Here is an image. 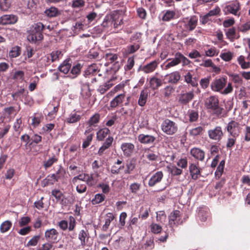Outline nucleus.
<instances>
[{
	"mask_svg": "<svg viewBox=\"0 0 250 250\" xmlns=\"http://www.w3.org/2000/svg\"><path fill=\"white\" fill-rule=\"evenodd\" d=\"M205 105L208 109L211 110L213 114L217 116L220 115L224 110L220 105L218 97L215 95L211 96L207 99Z\"/></svg>",
	"mask_w": 250,
	"mask_h": 250,
	"instance_id": "nucleus-1",
	"label": "nucleus"
},
{
	"mask_svg": "<svg viewBox=\"0 0 250 250\" xmlns=\"http://www.w3.org/2000/svg\"><path fill=\"white\" fill-rule=\"evenodd\" d=\"M45 28L42 22H37L33 25L31 33L28 36V40L32 42L41 41L43 39L42 31Z\"/></svg>",
	"mask_w": 250,
	"mask_h": 250,
	"instance_id": "nucleus-2",
	"label": "nucleus"
},
{
	"mask_svg": "<svg viewBox=\"0 0 250 250\" xmlns=\"http://www.w3.org/2000/svg\"><path fill=\"white\" fill-rule=\"evenodd\" d=\"M162 130L166 134L173 135L178 131L177 124L168 119H165L161 125Z\"/></svg>",
	"mask_w": 250,
	"mask_h": 250,
	"instance_id": "nucleus-3",
	"label": "nucleus"
},
{
	"mask_svg": "<svg viewBox=\"0 0 250 250\" xmlns=\"http://www.w3.org/2000/svg\"><path fill=\"white\" fill-rule=\"evenodd\" d=\"M227 130L229 135L233 137H238L241 132L239 124L235 121H231L228 123Z\"/></svg>",
	"mask_w": 250,
	"mask_h": 250,
	"instance_id": "nucleus-4",
	"label": "nucleus"
},
{
	"mask_svg": "<svg viewBox=\"0 0 250 250\" xmlns=\"http://www.w3.org/2000/svg\"><path fill=\"white\" fill-rule=\"evenodd\" d=\"M197 21V18L195 16H192L189 18L184 19L182 23L185 27V31H191L193 30L196 27Z\"/></svg>",
	"mask_w": 250,
	"mask_h": 250,
	"instance_id": "nucleus-5",
	"label": "nucleus"
},
{
	"mask_svg": "<svg viewBox=\"0 0 250 250\" xmlns=\"http://www.w3.org/2000/svg\"><path fill=\"white\" fill-rule=\"evenodd\" d=\"M44 237L47 241L57 243L59 241V233L54 228L48 229L45 231Z\"/></svg>",
	"mask_w": 250,
	"mask_h": 250,
	"instance_id": "nucleus-6",
	"label": "nucleus"
},
{
	"mask_svg": "<svg viewBox=\"0 0 250 250\" xmlns=\"http://www.w3.org/2000/svg\"><path fill=\"white\" fill-rule=\"evenodd\" d=\"M226 83L227 79L224 77L216 79L211 83V88L214 92H220Z\"/></svg>",
	"mask_w": 250,
	"mask_h": 250,
	"instance_id": "nucleus-7",
	"label": "nucleus"
},
{
	"mask_svg": "<svg viewBox=\"0 0 250 250\" xmlns=\"http://www.w3.org/2000/svg\"><path fill=\"white\" fill-rule=\"evenodd\" d=\"M208 135L210 139L217 141H220L223 136L221 127L218 126L214 129L208 130Z\"/></svg>",
	"mask_w": 250,
	"mask_h": 250,
	"instance_id": "nucleus-8",
	"label": "nucleus"
},
{
	"mask_svg": "<svg viewBox=\"0 0 250 250\" xmlns=\"http://www.w3.org/2000/svg\"><path fill=\"white\" fill-rule=\"evenodd\" d=\"M168 225L169 227L173 228L175 225H178L181 218L180 211L178 210L173 211L168 216Z\"/></svg>",
	"mask_w": 250,
	"mask_h": 250,
	"instance_id": "nucleus-9",
	"label": "nucleus"
},
{
	"mask_svg": "<svg viewBox=\"0 0 250 250\" xmlns=\"http://www.w3.org/2000/svg\"><path fill=\"white\" fill-rule=\"evenodd\" d=\"M189 171L192 179L194 180L198 179L201 176V169L199 167V163L190 164Z\"/></svg>",
	"mask_w": 250,
	"mask_h": 250,
	"instance_id": "nucleus-10",
	"label": "nucleus"
},
{
	"mask_svg": "<svg viewBox=\"0 0 250 250\" xmlns=\"http://www.w3.org/2000/svg\"><path fill=\"white\" fill-rule=\"evenodd\" d=\"M164 177V174L162 171H158L153 174L150 177L148 185L150 187H153L156 184L160 183Z\"/></svg>",
	"mask_w": 250,
	"mask_h": 250,
	"instance_id": "nucleus-11",
	"label": "nucleus"
},
{
	"mask_svg": "<svg viewBox=\"0 0 250 250\" xmlns=\"http://www.w3.org/2000/svg\"><path fill=\"white\" fill-rule=\"evenodd\" d=\"M124 155L125 157H130L135 150V146L131 143H123L121 145Z\"/></svg>",
	"mask_w": 250,
	"mask_h": 250,
	"instance_id": "nucleus-12",
	"label": "nucleus"
},
{
	"mask_svg": "<svg viewBox=\"0 0 250 250\" xmlns=\"http://www.w3.org/2000/svg\"><path fill=\"white\" fill-rule=\"evenodd\" d=\"M190 154L196 160L203 161L205 153L204 150L197 147H193L190 150Z\"/></svg>",
	"mask_w": 250,
	"mask_h": 250,
	"instance_id": "nucleus-13",
	"label": "nucleus"
},
{
	"mask_svg": "<svg viewBox=\"0 0 250 250\" xmlns=\"http://www.w3.org/2000/svg\"><path fill=\"white\" fill-rule=\"evenodd\" d=\"M158 62L156 61H153L150 63L143 66H140L138 71H142L145 73H150L153 72L158 67Z\"/></svg>",
	"mask_w": 250,
	"mask_h": 250,
	"instance_id": "nucleus-14",
	"label": "nucleus"
},
{
	"mask_svg": "<svg viewBox=\"0 0 250 250\" xmlns=\"http://www.w3.org/2000/svg\"><path fill=\"white\" fill-rule=\"evenodd\" d=\"M17 20V17L14 15H4L0 17V24L2 25L14 24Z\"/></svg>",
	"mask_w": 250,
	"mask_h": 250,
	"instance_id": "nucleus-15",
	"label": "nucleus"
},
{
	"mask_svg": "<svg viewBox=\"0 0 250 250\" xmlns=\"http://www.w3.org/2000/svg\"><path fill=\"white\" fill-rule=\"evenodd\" d=\"M138 140L141 143L143 144H150L154 142L156 140V138L150 135H145L144 134H141L139 135Z\"/></svg>",
	"mask_w": 250,
	"mask_h": 250,
	"instance_id": "nucleus-16",
	"label": "nucleus"
},
{
	"mask_svg": "<svg viewBox=\"0 0 250 250\" xmlns=\"http://www.w3.org/2000/svg\"><path fill=\"white\" fill-rule=\"evenodd\" d=\"M226 10L234 15H239L238 12L240 10V4L238 1L234 2L225 7Z\"/></svg>",
	"mask_w": 250,
	"mask_h": 250,
	"instance_id": "nucleus-17",
	"label": "nucleus"
},
{
	"mask_svg": "<svg viewBox=\"0 0 250 250\" xmlns=\"http://www.w3.org/2000/svg\"><path fill=\"white\" fill-rule=\"evenodd\" d=\"M82 116L78 114V112L75 110L72 111L66 118L65 121L68 124H74L80 121Z\"/></svg>",
	"mask_w": 250,
	"mask_h": 250,
	"instance_id": "nucleus-18",
	"label": "nucleus"
},
{
	"mask_svg": "<svg viewBox=\"0 0 250 250\" xmlns=\"http://www.w3.org/2000/svg\"><path fill=\"white\" fill-rule=\"evenodd\" d=\"M179 63L178 53H177L175 55V57L174 58L168 59L167 60L166 64L165 65V69L167 70L172 67L177 65Z\"/></svg>",
	"mask_w": 250,
	"mask_h": 250,
	"instance_id": "nucleus-19",
	"label": "nucleus"
},
{
	"mask_svg": "<svg viewBox=\"0 0 250 250\" xmlns=\"http://www.w3.org/2000/svg\"><path fill=\"white\" fill-rule=\"evenodd\" d=\"M115 216L111 212H108L105 217L104 224L102 227V230L106 231L109 228L111 222L114 219Z\"/></svg>",
	"mask_w": 250,
	"mask_h": 250,
	"instance_id": "nucleus-20",
	"label": "nucleus"
},
{
	"mask_svg": "<svg viewBox=\"0 0 250 250\" xmlns=\"http://www.w3.org/2000/svg\"><path fill=\"white\" fill-rule=\"evenodd\" d=\"M110 133V130L107 127H104L99 129L96 133L97 140L99 141H103Z\"/></svg>",
	"mask_w": 250,
	"mask_h": 250,
	"instance_id": "nucleus-21",
	"label": "nucleus"
},
{
	"mask_svg": "<svg viewBox=\"0 0 250 250\" xmlns=\"http://www.w3.org/2000/svg\"><path fill=\"white\" fill-rule=\"evenodd\" d=\"M112 26L114 28H118L123 24V18L118 14H113L111 17Z\"/></svg>",
	"mask_w": 250,
	"mask_h": 250,
	"instance_id": "nucleus-22",
	"label": "nucleus"
},
{
	"mask_svg": "<svg viewBox=\"0 0 250 250\" xmlns=\"http://www.w3.org/2000/svg\"><path fill=\"white\" fill-rule=\"evenodd\" d=\"M161 15L162 16V20L164 21H168L173 19L175 16V12L173 11L167 10L163 12Z\"/></svg>",
	"mask_w": 250,
	"mask_h": 250,
	"instance_id": "nucleus-23",
	"label": "nucleus"
},
{
	"mask_svg": "<svg viewBox=\"0 0 250 250\" xmlns=\"http://www.w3.org/2000/svg\"><path fill=\"white\" fill-rule=\"evenodd\" d=\"M74 199L70 196H66L63 195L61 199L58 202L62 207H67L73 204Z\"/></svg>",
	"mask_w": 250,
	"mask_h": 250,
	"instance_id": "nucleus-24",
	"label": "nucleus"
},
{
	"mask_svg": "<svg viewBox=\"0 0 250 250\" xmlns=\"http://www.w3.org/2000/svg\"><path fill=\"white\" fill-rule=\"evenodd\" d=\"M70 61V60H66L63 61L59 66V70L64 74H67L69 71L71 66Z\"/></svg>",
	"mask_w": 250,
	"mask_h": 250,
	"instance_id": "nucleus-25",
	"label": "nucleus"
},
{
	"mask_svg": "<svg viewBox=\"0 0 250 250\" xmlns=\"http://www.w3.org/2000/svg\"><path fill=\"white\" fill-rule=\"evenodd\" d=\"M89 233L87 230L84 229L81 230L78 234V238L81 241V244L82 246H84L86 245V238L88 239Z\"/></svg>",
	"mask_w": 250,
	"mask_h": 250,
	"instance_id": "nucleus-26",
	"label": "nucleus"
},
{
	"mask_svg": "<svg viewBox=\"0 0 250 250\" xmlns=\"http://www.w3.org/2000/svg\"><path fill=\"white\" fill-rule=\"evenodd\" d=\"M43 119V116L41 113H36L32 117L31 125L34 127H36L39 125Z\"/></svg>",
	"mask_w": 250,
	"mask_h": 250,
	"instance_id": "nucleus-27",
	"label": "nucleus"
},
{
	"mask_svg": "<svg viewBox=\"0 0 250 250\" xmlns=\"http://www.w3.org/2000/svg\"><path fill=\"white\" fill-rule=\"evenodd\" d=\"M44 14L49 18L57 17L60 14L58 9L55 7H51L46 9L44 11Z\"/></svg>",
	"mask_w": 250,
	"mask_h": 250,
	"instance_id": "nucleus-28",
	"label": "nucleus"
},
{
	"mask_svg": "<svg viewBox=\"0 0 250 250\" xmlns=\"http://www.w3.org/2000/svg\"><path fill=\"white\" fill-rule=\"evenodd\" d=\"M12 226V223L9 220H6L2 222L0 226V231L2 233L8 231Z\"/></svg>",
	"mask_w": 250,
	"mask_h": 250,
	"instance_id": "nucleus-29",
	"label": "nucleus"
},
{
	"mask_svg": "<svg viewBox=\"0 0 250 250\" xmlns=\"http://www.w3.org/2000/svg\"><path fill=\"white\" fill-rule=\"evenodd\" d=\"M56 182H58V180L56 179L54 174H51L48 175L44 180H43V184L44 186H46L49 185H53Z\"/></svg>",
	"mask_w": 250,
	"mask_h": 250,
	"instance_id": "nucleus-30",
	"label": "nucleus"
},
{
	"mask_svg": "<svg viewBox=\"0 0 250 250\" xmlns=\"http://www.w3.org/2000/svg\"><path fill=\"white\" fill-rule=\"evenodd\" d=\"M167 167L168 171L173 176H179L183 172L181 169L178 168L175 166H167Z\"/></svg>",
	"mask_w": 250,
	"mask_h": 250,
	"instance_id": "nucleus-31",
	"label": "nucleus"
},
{
	"mask_svg": "<svg viewBox=\"0 0 250 250\" xmlns=\"http://www.w3.org/2000/svg\"><path fill=\"white\" fill-rule=\"evenodd\" d=\"M125 98V95H118L111 102L110 106L111 107H116L119 104L123 102Z\"/></svg>",
	"mask_w": 250,
	"mask_h": 250,
	"instance_id": "nucleus-32",
	"label": "nucleus"
},
{
	"mask_svg": "<svg viewBox=\"0 0 250 250\" xmlns=\"http://www.w3.org/2000/svg\"><path fill=\"white\" fill-rule=\"evenodd\" d=\"M149 83L151 87L153 89H156L162 84L161 80L156 77H152L149 81Z\"/></svg>",
	"mask_w": 250,
	"mask_h": 250,
	"instance_id": "nucleus-33",
	"label": "nucleus"
},
{
	"mask_svg": "<svg viewBox=\"0 0 250 250\" xmlns=\"http://www.w3.org/2000/svg\"><path fill=\"white\" fill-rule=\"evenodd\" d=\"M81 68H82V65L80 63H77L76 65H74L72 67V68L71 70V72H70V73L73 76H70V77L71 78L74 79V78H76V77H77V76L78 75H79V74L80 73Z\"/></svg>",
	"mask_w": 250,
	"mask_h": 250,
	"instance_id": "nucleus-34",
	"label": "nucleus"
},
{
	"mask_svg": "<svg viewBox=\"0 0 250 250\" xmlns=\"http://www.w3.org/2000/svg\"><path fill=\"white\" fill-rule=\"evenodd\" d=\"M204 131V128L202 126H197L189 130V134L192 136H196L202 135Z\"/></svg>",
	"mask_w": 250,
	"mask_h": 250,
	"instance_id": "nucleus-35",
	"label": "nucleus"
},
{
	"mask_svg": "<svg viewBox=\"0 0 250 250\" xmlns=\"http://www.w3.org/2000/svg\"><path fill=\"white\" fill-rule=\"evenodd\" d=\"M105 199V196L103 194H96L94 198L92 200L91 203L93 205L98 204L102 203Z\"/></svg>",
	"mask_w": 250,
	"mask_h": 250,
	"instance_id": "nucleus-36",
	"label": "nucleus"
},
{
	"mask_svg": "<svg viewBox=\"0 0 250 250\" xmlns=\"http://www.w3.org/2000/svg\"><path fill=\"white\" fill-rule=\"evenodd\" d=\"M185 79L187 83L191 84L192 86H196L197 84L196 79L192 78V76L190 72L187 73L185 75Z\"/></svg>",
	"mask_w": 250,
	"mask_h": 250,
	"instance_id": "nucleus-37",
	"label": "nucleus"
},
{
	"mask_svg": "<svg viewBox=\"0 0 250 250\" xmlns=\"http://www.w3.org/2000/svg\"><path fill=\"white\" fill-rule=\"evenodd\" d=\"M150 211V209L149 208L147 207H142L141 208L140 210V214L139 215V217L142 219H146L149 215V212Z\"/></svg>",
	"mask_w": 250,
	"mask_h": 250,
	"instance_id": "nucleus-38",
	"label": "nucleus"
},
{
	"mask_svg": "<svg viewBox=\"0 0 250 250\" xmlns=\"http://www.w3.org/2000/svg\"><path fill=\"white\" fill-rule=\"evenodd\" d=\"M239 64L243 69H247L250 67V63L245 61L244 56L241 55L237 59Z\"/></svg>",
	"mask_w": 250,
	"mask_h": 250,
	"instance_id": "nucleus-39",
	"label": "nucleus"
},
{
	"mask_svg": "<svg viewBox=\"0 0 250 250\" xmlns=\"http://www.w3.org/2000/svg\"><path fill=\"white\" fill-rule=\"evenodd\" d=\"M50 55L51 62H53L58 60L60 58H61L62 56V51L59 50H56L53 51Z\"/></svg>",
	"mask_w": 250,
	"mask_h": 250,
	"instance_id": "nucleus-40",
	"label": "nucleus"
},
{
	"mask_svg": "<svg viewBox=\"0 0 250 250\" xmlns=\"http://www.w3.org/2000/svg\"><path fill=\"white\" fill-rule=\"evenodd\" d=\"M64 194L59 189H54L51 191V195L55 197L56 202H58Z\"/></svg>",
	"mask_w": 250,
	"mask_h": 250,
	"instance_id": "nucleus-41",
	"label": "nucleus"
},
{
	"mask_svg": "<svg viewBox=\"0 0 250 250\" xmlns=\"http://www.w3.org/2000/svg\"><path fill=\"white\" fill-rule=\"evenodd\" d=\"M193 97V95H181L179 98V102L183 104L188 103Z\"/></svg>",
	"mask_w": 250,
	"mask_h": 250,
	"instance_id": "nucleus-42",
	"label": "nucleus"
},
{
	"mask_svg": "<svg viewBox=\"0 0 250 250\" xmlns=\"http://www.w3.org/2000/svg\"><path fill=\"white\" fill-rule=\"evenodd\" d=\"M54 174L56 177L57 180L58 181L59 180L62 179L63 178L65 174V171L61 166H60L56 173Z\"/></svg>",
	"mask_w": 250,
	"mask_h": 250,
	"instance_id": "nucleus-43",
	"label": "nucleus"
},
{
	"mask_svg": "<svg viewBox=\"0 0 250 250\" xmlns=\"http://www.w3.org/2000/svg\"><path fill=\"white\" fill-rule=\"evenodd\" d=\"M236 30L234 27L230 28L226 31L227 38L232 41L235 38Z\"/></svg>",
	"mask_w": 250,
	"mask_h": 250,
	"instance_id": "nucleus-44",
	"label": "nucleus"
},
{
	"mask_svg": "<svg viewBox=\"0 0 250 250\" xmlns=\"http://www.w3.org/2000/svg\"><path fill=\"white\" fill-rule=\"evenodd\" d=\"M41 239V236L38 235H35L27 243V246L30 247V246H36L39 241H40Z\"/></svg>",
	"mask_w": 250,
	"mask_h": 250,
	"instance_id": "nucleus-45",
	"label": "nucleus"
},
{
	"mask_svg": "<svg viewBox=\"0 0 250 250\" xmlns=\"http://www.w3.org/2000/svg\"><path fill=\"white\" fill-rule=\"evenodd\" d=\"M100 115L98 113H96L93 115L89 120L88 124L90 126H92L95 124L99 123Z\"/></svg>",
	"mask_w": 250,
	"mask_h": 250,
	"instance_id": "nucleus-46",
	"label": "nucleus"
},
{
	"mask_svg": "<svg viewBox=\"0 0 250 250\" xmlns=\"http://www.w3.org/2000/svg\"><path fill=\"white\" fill-rule=\"evenodd\" d=\"M10 6L9 0H0V10L1 11L7 10Z\"/></svg>",
	"mask_w": 250,
	"mask_h": 250,
	"instance_id": "nucleus-47",
	"label": "nucleus"
},
{
	"mask_svg": "<svg viewBox=\"0 0 250 250\" xmlns=\"http://www.w3.org/2000/svg\"><path fill=\"white\" fill-rule=\"evenodd\" d=\"M52 105H53V110L48 113L47 116L51 119H54L55 118L58 111L59 107L60 106V103L58 101L56 105L52 104Z\"/></svg>",
	"mask_w": 250,
	"mask_h": 250,
	"instance_id": "nucleus-48",
	"label": "nucleus"
},
{
	"mask_svg": "<svg viewBox=\"0 0 250 250\" xmlns=\"http://www.w3.org/2000/svg\"><path fill=\"white\" fill-rule=\"evenodd\" d=\"M167 218L166 214L164 211H159L157 212L156 220L158 222L163 223L165 222Z\"/></svg>",
	"mask_w": 250,
	"mask_h": 250,
	"instance_id": "nucleus-49",
	"label": "nucleus"
},
{
	"mask_svg": "<svg viewBox=\"0 0 250 250\" xmlns=\"http://www.w3.org/2000/svg\"><path fill=\"white\" fill-rule=\"evenodd\" d=\"M134 59L133 57L128 58L127 59V63L125 66V71L131 70L134 65Z\"/></svg>",
	"mask_w": 250,
	"mask_h": 250,
	"instance_id": "nucleus-50",
	"label": "nucleus"
},
{
	"mask_svg": "<svg viewBox=\"0 0 250 250\" xmlns=\"http://www.w3.org/2000/svg\"><path fill=\"white\" fill-rule=\"evenodd\" d=\"M189 121L190 122H196L198 119V113L194 110L189 111Z\"/></svg>",
	"mask_w": 250,
	"mask_h": 250,
	"instance_id": "nucleus-51",
	"label": "nucleus"
},
{
	"mask_svg": "<svg viewBox=\"0 0 250 250\" xmlns=\"http://www.w3.org/2000/svg\"><path fill=\"white\" fill-rule=\"evenodd\" d=\"M20 48L18 46H15L10 51L9 56L12 58H16L20 55Z\"/></svg>",
	"mask_w": 250,
	"mask_h": 250,
	"instance_id": "nucleus-52",
	"label": "nucleus"
},
{
	"mask_svg": "<svg viewBox=\"0 0 250 250\" xmlns=\"http://www.w3.org/2000/svg\"><path fill=\"white\" fill-rule=\"evenodd\" d=\"M232 53L229 51L222 53L220 57L226 62L229 61L232 58Z\"/></svg>",
	"mask_w": 250,
	"mask_h": 250,
	"instance_id": "nucleus-53",
	"label": "nucleus"
},
{
	"mask_svg": "<svg viewBox=\"0 0 250 250\" xmlns=\"http://www.w3.org/2000/svg\"><path fill=\"white\" fill-rule=\"evenodd\" d=\"M141 186L139 183H133L130 185L129 189L132 193L135 194L140 189Z\"/></svg>",
	"mask_w": 250,
	"mask_h": 250,
	"instance_id": "nucleus-54",
	"label": "nucleus"
},
{
	"mask_svg": "<svg viewBox=\"0 0 250 250\" xmlns=\"http://www.w3.org/2000/svg\"><path fill=\"white\" fill-rule=\"evenodd\" d=\"M150 229L152 233L158 234L161 232L162 228L160 225L157 224L152 223L150 225Z\"/></svg>",
	"mask_w": 250,
	"mask_h": 250,
	"instance_id": "nucleus-55",
	"label": "nucleus"
},
{
	"mask_svg": "<svg viewBox=\"0 0 250 250\" xmlns=\"http://www.w3.org/2000/svg\"><path fill=\"white\" fill-rule=\"evenodd\" d=\"M140 48V45L138 43H134L129 46H127L126 51L128 54H132L135 52Z\"/></svg>",
	"mask_w": 250,
	"mask_h": 250,
	"instance_id": "nucleus-56",
	"label": "nucleus"
},
{
	"mask_svg": "<svg viewBox=\"0 0 250 250\" xmlns=\"http://www.w3.org/2000/svg\"><path fill=\"white\" fill-rule=\"evenodd\" d=\"M74 185H76V190L78 192L80 193H82L84 192L86 190V186L84 183H77L76 184H74Z\"/></svg>",
	"mask_w": 250,
	"mask_h": 250,
	"instance_id": "nucleus-57",
	"label": "nucleus"
},
{
	"mask_svg": "<svg viewBox=\"0 0 250 250\" xmlns=\"http://www.w3.org/2000/svg\"><path fill=\"white\" fill-rule=\"evenodd\" d=\"M93 134H91L88 135L86 137V139L84 140L82 145V147L83 148H86L90 145L93 139Z\"/></svg>",
	"mask_w": 250,
	"mask_h": 250,
	"instance_id": "nucleus-58",
	"label": "nucleus"
},
{
	"mask_svg": "<svg viewBox=\"0 0 250 250\" xmlns=\"http://www.w3.org/2000/svg\"><path fill=\"white\" fill-rule=\"evenodd\" d=\"M84 182H86V184L89 186H93L96 183V182L93 177V175H89L88 174H86V178H85Z\"/></svg>",
	"mask_w": 250,
	"mask_h": 250,
	"instance_id": "nucleus-59",
	"label": "nucleus"
},
{
	"mask_svg": "<svg viewBox=\"0 0 250 250\" xmlns=\"http://www.w3.org/2000/svg\"><path fill=\"white\" fill-rule=\"evenodd\" d=\"M86 174H80L77 176L74 177L72 179V182L73 184L77 183H81V181L84 182L85 178H86Z\"/></svg>",
	"mask_w": 250,
	"mask_h": 250,
	"instance_id": "nucleus-60",
	"label": "nucleus"
},
{
	"mask_svg": "<svg viewBox=\"0 0 250 250\" xmlns=\"http://www.w3.org/2000/svg\"><path fill=\"white\" fill-rule=\"evenodd\" d=\"M221 12L220 8L219 6H216L214 9L210 10L208 13L209 17L220 15Z\"/></svg>",
	"mask_w": 250,
	"mask_h": 250,
	"instance_id": "nucleus-61",
	"label": "nucleus"
},
{
	"mask_svg": "<svg viewBox=\"0 0 250 250\" xmlns=\"http://www.w3.org/2000/svg\"><path fill=\"white\" fill-rule=\"evenodd\" d=\"M30 221L31 219L29 217H21L20 220L19 224L20 227H23L27 225L30 222Z\"/></svg>",
	"mask_w": 250,
	"mask_h": 250,
	"instance_id": "nucleus-62",
	"label": "nucleus"
},
{
	"mask_svg": "<svg viewBox=\"0 0 250 250\" xmlns=\"http://www.w3.org/2000/svg\"><path fill=\"white\" fill-rule=\"evenodd\" d=\"M57 161L58 159L56 158L55 156H53L44 162V166L45 168L50 167L54 163L56 162Z\"/></svg>",
	"mask_w": 250,
	"mask_h": 250,
	"instance_id": "nucleus-63",
	"label": "nucleus"
},
{
	"mask_svg": "<svg viewBox=\"0 0 250 250\" xmlns=\"http://www.w3.org/2000/svg\"><path fill=\"white\" fill-rule=\"evenodd\" d=\"M177 165L182 168H186L188 166V160L187 158H181L177 163Z\"/></svg>",
	"mask_w": 250,
	"mask_h": 250,
	"instance_id": "nucleus-64",
	"label": "nucleus"
}]
</instances>
